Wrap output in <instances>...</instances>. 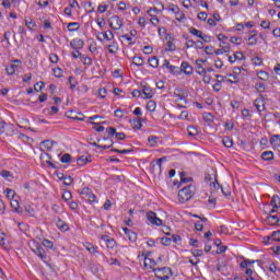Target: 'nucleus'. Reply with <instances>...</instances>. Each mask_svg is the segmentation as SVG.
I'll return each mask as SVG.
<instances>
[{
    "mask_svg": "<svg viewBox=\"0 0 280 280\" xmlns=\"http://www.w3.org/2000/svg\"><path fill=\"white\" fill-rule=\"evenodd\" d=\"M220 47H221V49H223V51L225 54H229V51H231V46L229 44H226L225 42H221Z\"/></svg>",
    "mask_w": 280,
    "mask_h": 280,
    "instance_id": "ea45409f",
    "label": "nucleus"
},
{
    "mask_svg": "<svg viewBox=\"0 0 280 280\" xmlns=\"http://www.w3.org/2000/svg\"><path fill=\"white\" fill-rule=\"evenodd\" d=\"M148 141H149L150 145H151L152 148H154V147L156 145V141H159V137H156V136H150V137L148 138Z\"/></svg>",
    "mask_w": 280,
    "mask_h": 280,
    "instance_id": "4c0bfd02",
    "label": "nucleus"
},
{
    "mask_svg": "<svg viewBox=\"0 0 280 280\" xmlns=\"http://www.w3.org/2000/svg\"><path fill=\"white\" fill-rule=\"evenodd\" d=\"M106 246H107V248H114L115 246H117V242L115 241V238H109L106 242Z\"/></svg>",
    "mask_w": 280,
    "mask_h": 280,
    "instance_id": "603ef678",
    "label": "nucleus"
},
{
    "mask_svg": "<svg viewBox=\"0 0 280 280\" xmlns=\"http://www.w3.org/2000/svg\"><path fill=\"white\" fill-rule=\"evenodd\" d=\"M261 159L264 161H272V159H275V153L272 151H265L261 153Z\"/></svg>",
    "mask_w": 280,
    "mask_h": 280,
    "instance_id": "aec40b11",
    "label": "nucleus"
},
{
    "mask_svg": "<svg viewBox=\"0 0 280 280\" xmlns=\"http://www.w3.org/2000/svg\"><path fill=\"white\" fill-rule=\"evenodd\" d=\"M25 25L27 30H34V27H36V22H34L32 18H26Z\"/></svg>",
    "mask_w": 280,
    "mask_h": 280,
    "instance_id": "393cba45",
    "label": "nucleus"
},
{
    "mask_svg": "<svg viewBox=\"0 0 280 280\" xmlns=\"http://www.w3.org/2000/svg\"><path fill=\"white\" fill-rule=\"evenodd\" d=\"M271 207H273V209H279L280 207V198L279 195H273L271 198Z\"/></svg>",
    "mask_w": 280,
    "mask_h": 280,
    "instance_id": "5701e85b",
    "label": "nucleus"
},
{
    "mask_svg": "<svg viewBox=\"0 0 280 280\" xmlns=\"http://www.w3.org/2000/svg\"><path fill=\"white\" fill-rule=\"evenodd\" d=\"M153 272L158 273V275H172V269L167 268V267H162V268H158V269H153Z\"/></svg>",
    "mask_w": 280,
    "mask_h": 280,
    "instance_id": "dca6fc26",
    "label": "nucleus"
},
{
    "mask_svg": "<svg viewBox=\"0 0 280 280\" xmlns=\"http://www.w3.org/2000/svg\"><path fill=\"white\" fill-rule=\"evenodd\" d=\"M180 71H183V73H185L186 75H192L194 67H191V65H189V62L184 61V62H182Z\"/></svg>",
    "mask_w": 280,
    "mask_h": 280,
    "instance_id": "0eeeda50",
    "label": "nucleus"
},
{
    "mask_svg": "<svg viewBox=\"0 0 280 280\" xmlns=\"http://www.w3.org/2000/svg\"><path fill=\"white\" fill-rule=\"evenodd\" d=\"M0 246H2V248L4 250H10V244L8 242H5V233H1L0 236Z\"/></svg>",
    "mask_w": 280,
    "mask_h": 280,
    "instance_id": "a211bd4d",
    "label": "nucleus"
},
{
    "mask_svg": "<svg viewBox=\"0 0 280 280\" xmlns=\"http://www.w3.org/2000/svg\"><path fill=\"white\" fill-rule=\"evenodd\" d=\"M229 75V78H232V79H228V82L230 83V84H237V82H240L238 80H237V74H228Z\"/></svg>",
    "mask_w": 280,
    "mask_h": 280,
    "instance_id": "a19ab883",
    "label": "nucleus"
},
{
    "mask_svg": "<svg viewBox=\"0 0 280 280\" xmlns=\"http://www.w3.org/2000/svg\"><path fill=\"white\" fill-rule=\"evenodd\" d=\"M68 32H78L80 30V23L78 22H70L68 23Z\"/></svg>",
    "mask_w": 280,
    "mask_h": 280,
    "instance_id": "412c9836",
    "label": "nucleus"
},
{
    "mask_svg": "<svg viewBox=\"0 0 280 280\" xmlns=\"http://www.w3.org/2000/svg\"><path fill=\"white\" fill-rule=\"evenodd\" d=\"M81 196H84L85 200L91 203L95 202V200L97 199L95 194H93V191H91L89 187H85L81 190Z\"/></svg>",
    "mask_w": 280,
    "mask_h": 280,
    "instance_id": "7ed1b4c3",
    "label": "nucleus"
},
{
    "mask_svg": "<svg viewBox=\"0 0 280 280\" xmlns=\"http://www.w3.org/2000/svg\"><path fill=\"white\" fill-rule=\"evenodd\" d=\"M103 36L107 40H113L115 38V35L110 31L105 32V34Z\"/></svg>",
    "mask_w": 280,
    "mask_h": 280,
    "instance_id": "4d7b16f0",
    "label": "nucleus"
},
{
    "mask_svg": "<svg viewBox=\"0 0 280 280\" xmlns=\"http://www.w3.org/2000/svg\"><path fill=\"white\" fill-rule=\"evenodd\" d=\"M166 45H167L166 51H176V45H174V44L172 43V40H168V42L166 43Z\"/></svg>",
    "mask_w": 280,
    "mask_h": 280,
    "instance_id": "6e6d98bb",
    "label": "nucleus"
},
{
    "mask_svg": "<svg viewBox=\"0 0 280 280\" xmlns=\"http://www.w3.org/2000/svg\"><path fill=\"white\" fill-rule=\"evenodd\" d=\"M141 121H143V118H136L130 120V124L135 130H141V128H143V124Z\"/></svg>",
    "mask_w": 280,
    "mask_h": 280,
    "instance_id": "f8f14e48",
    "label": "nucleus"
},
{
    "mask_svg": "<svg viewBox=\"0 0 280 280\" xmlns=\"http://www.w3.org/2000/svg\"><path fill=\"white\" fill-rule=\"evenodd\" d=\"M70 47H72V49H75V50L82 49L84 47V40H82V39H72L70 42Z\"/></svg>",
    "mask_w": 280,
    "mask_h": 280,
    "instance_id": "9b49d317",
    "label": "nucleus"
},
{
    "mask_svg": "<svg viewBox=\"0 0 280 280\" xmlns=\"http://www.w3.org/2000/svg\"><path fill=\"white\" fill-rule=\"evenodd\" d=\"M57 226L60 231H69V225L66 224V222L62 221V219H60L59 217L57 218Z\"/></svg>",
    "mask_w": 280,
    "mask_h": 280,
    "instance_id": "f3484780",
    "label": "nucleus"
},
{
    "mask_svg": "<svg viewBox=\"0 0 280 280\" xmlns=\"http://www.w3.org/2000/svg\"><path fill=\"white\" fill-rule=\"evenodd\" d=\"M147 110H149L150 113H154V110H156V102L149 101L147 103Z\"/></svg>",
    "mask_w": 280,
    "mask_h": 280,
    "instance_id": "bb28decb",
    "label": "nucleus"
},
{
    "mask_svg": "<svg viewBox=\"0 0 280 280\" xmlns=\"http://www.w3.org/2000/svg\"><path fill=\"white\" fill-rule=\"evenodd\" d=\"M43 246H45V248H54V242L45 238L43 242H42Z\"/></svg>",
    "mask_w": 280,
    "mask_h": 280,
    "instance_id": "49530a36",
    "label": "nucleus"
},
{
    "mask_svg": "<svg viewBox=\"0 0 280 280\" xmlns=\"http://www.w3.org/2000/svg\"><path fill=\"white\" fill-rule=\"evenodd\" d=\"M180 175V183H191V180H194L192 177H185V173H179Z\"/></svg>",
    "mask_w": 280,
    "mask_h": 280,
    "instance_id": "c03bdc74",
    "label": "nucleus"
},
{
    "mask_svg": "<svg viewBox=\"0 0 280 280\" xmlns=\"http://www.w3.org/2000/svg\"><path fill=\"white\" fill-rule=\"evenodd\" d=\"M49 60H50V62H52V65H56L58 62V60H59L58 55L50 54Z\"/></svg>",
    "mask_w": 280,
    "mask_h": 280,
    "instance_id": "e2e57ef3",
    "label": "nucleus"
},
{
    "mask_svg": "<svg viewBox=\"0 0 280 280\" xmlns=\"http://www.w3.org/2000/svg\"><path fill=\"white\" fill-rule=\"evenodd\" d=\"M180 9L178 8V5H176V4H174V3H171L170 5H168V11L170 12H173L174 14L176 13V12H178Z\"/></svg>",
    "mask_w": 280,
    "mask_h": 280,
    "instance_id": "bf43d9fd",
    "label": "nucleus"
},
{
    "mask_svg": "<svg viewBox=\"0 0 280 280\" xmlns=\"http://www.w3.org/2000/svg\"><path fill=\"white\" fill-rule=\"evenodd\" d=\"M112 152H116L117 154H130V152H133V150L132 149H124V150L112 149Z\"/></svg>",
    "mask_w": 280,
    "mask_h": 280,
    "instance_id": "72a5a7b5",
    "label": "nucleus"
},
{
    "mask_svg": "<svg viewBox=\"0 0 280 280\" xmlns=\"http://www.w3.org/2000/svg\"><path fill=\"white\" fill-rule=\"evenodd\" d=\"M84 247L86 250L90 252L91 255H97V253H100V252H97V246H95L91 243H85Z\"/></svg>",
    "mask_w": 280,
    "mask_h": 280,
    "instance_id": "2eb2a0df",
    "label": "nucleus"
},
{
    "mask_svg": "<svg viewBox=\"0 0 280 280\" xmlns=\"http://www.w3.org/2000/svg\"><path fill=\"white\" fill-rule=\"evenodd\" d=\"M60 161H61L62 163H71V154H69V153L63 154V155L61 156Z\"/></svg>",
    "mask_w": 280,
    "mask_h": 280,
    "instance_id": "09e8293b",
    "label": "nucleus"
},
{
    "mask_svg": "<svg viewBox=\"0 0 280 280\" xmlns=\"http://www.w3.org/2000/svg\"><path fill=\"white\" fill-rule=\"evenodd\" d=\"M190 34H192V36H197V38H201L202 37V31H199L195 27H190L189 28Z\"/></svg>",
    "mask_w": 280,
    "mask_h": 280,
    "instance_id": "c756f323",
    "label": "nucleus"
},
{
    "mask_svg": "<svg viewBox=\"0 0 280 280\" xmlns=\"http://www.w3.org/2000/svg\"><path fill=\"white\" fill-rule=\"evenodd\" d=\"M127 237L129 242H137V233H135L132 230L127 234Z\"/></svg>",
    "mask_w": 280,
    "mask_h": 280,
    "instance_id": "79ce46f5",
    "label": "nucleus"
},
{
    "mask_svg": "<svg viewBox=\"0 0 280 280\" xmlns=\"http://www.w3.org/2000/svg\"><path fill=\"white\" fill-rule=\"evenodd\" d=\"M55 78H62V70L60 68H56L52 70Z\"/></svg>",
    "mask_w": 280,
    "mask_h": 280,
    "instance_id": "052dcab7",
    "label": "nucleus"
},
{
    "mask_svg": "<svg viewBox=\"0 0 280 280\" xmlns=\"http://www.w3.org/2000/svg\"><path fill=\"white\" fill-rule=\"evenodd\" d=\"M171 240H173L174 244H178L183 238L178 234H173Z\"/></svg>",
    "mask_w": 280,
    "mask_h": 280,
    "instance_id": "69168bd1",
    "label": "nucleus"
},
{
    "mask_svg": "<svg viewBox=\"0 0 280 280\" xmlns=\"http://www.w3.org/2000/svg\"><path fill=\"white\" fill-rule=\"evenodd\" d=\"M203 119L208 122V124H213V115H211V113H207L203 115Z\"/></svg>",
    "mask_w": 280,
    "mask_h": 280,
    "instance_id": "864d4df0",
    "label": "nucleus"
},
{
    "mask_svg": "<svg viewBox=\"0 0 280 280\" xmlns=\"http://www.w3.org/2000/svg\"><path fill=\"white\" fill-rule=\"evenodd\" d=\"M112 21H114L116 25V26H113V22H110L109 27H112V30H121V27H124V22L121 21V19H119L118 15L112 16Z\"/></svg>",
    "mask_w": 280,
    "mask_h": 280,
    "instance_id": "6e6552de",
    "label": "nucleus"
},
{
    "mask_svg": "<svg viewBox=\"0 0 280 280\" xmlns=\"http://www.w3.org/2000/svg\"><path fill=\"white\" fill-rule=\"evenodd\" d=\"M250 264H255V260L243 258V261L240 264L241 268H248Z\"/></svg>",
    "mask_w": 280,
    "mask_h": 280,
    "instance_id": "7c9ffc66",
    "label": "nucleus"
},
{
    "mask_svg": "<svg viewBox=\"0 0 280 280\" xmlns=\"http://www.w3.org/2000/svg\"><path fill=\"white\" fill-rule=\"evenodd\" d=\"M163 246H170L172 244V237L164 236L161 238Z\"/></svg>",
    "mask_w": 280,
    "mask_h": 280,
    "instance_id": "8fccbe9b",
    "label": "nucleus"
},
{
    "mask_svg": "<svg viewBox=\"0 0 280 280\" xmlns=\"http://www.w3.org/2000/svg\"><path fill=\"white\" fill-rule=\"evenodd\" d=\"M207 12H199L197 19H199V21H207Z\"/></svg>",
    "mask_w": 280,
    "mask_h": 280,
    "instance_id": "338daca9",
    "label": "nucleus"
},
{
    "mask_svg": "<svg viewBox=\"0 0 280 280\" xmlns=\"http://www.w3.org/2000/svg\"><path fill=\"white\" fill-rule=\"evenodd\" d=\"M222 143L225 148H233V139H231L230 137L223 138Z\"/></svg>",
    "mask_w": 280,
    "mask_h": 280,
    "instance_id": "cd10ccee",
    "label": "nucleus"
},
{
    "mask_svg": "<svg viewBox=\"0 0 280 280\" xmlns=\"http://www.w3.org/2000/svg\"><path fill=\"white\" fill-rule=\"evenodd\" d=\"M106 132L108 137H116L117 136V129L115 127H108L106 129Z\"/></svg>",
    "mask_w": 280,
    "mask_h": 280,
    "instance_id": "58836bf2",
    "label": "nucleus"
},
{
    "mask_svg": "<svg viewBox=\"0 0 280 280\" xmlns=\"http://www.w3.org/2000/svg\"><path fill=\"white\" fill-rule=\"evenodd\" d=\"M271 145H280V135H273L270 139Z\"/></svg>",
    "mask_w": 280,
    "mask_h": 280,
    "instance_id": "c85d7f7f",
    "label": "nucleus"
},
{
    "mask_svg": "<svg viewBox=\"0 0 280 280\" xmlns=\"http://www.w3.org/2000/svg\"><path fill=\"white\" fill-rule=\"evenodd\" d=\"M235 60H246V56H244L242 52H236L234 54V61Z\"/></svg>",
    "mask_w": 280,
    "mask_h": 280,
    "instance_id": "680f3d73",
    "label": "nucleus"
},
{
    "mask_svg": "<svg viewBox=\"0 0 280 280\" xmlns=\"http://www.w3.org/2000/svg\"><path fill=\"white\" fill-rule=\"evenodd\" d=\"M147 220L152 224L153 226H162L163 225V220H161L154 211H149L147 213Z\"/></svg>",
    "mask_w": 280,
    "mask_h": 280,
    "instance_id": "f03ea898",
    "label": "nucleus"
},
{
    "mask_svg": "<svg viewBox=\"0 0 280 280\" xmlns=\"http://www.w3.org/2000/svg\"><path fill=\"white\" fill-rule=\"evenodd\" d=\"M73 184V177L71 176H66L63 177V185H66L67 187L71 186Z\"/></svg>",
    "mask_w": 280,
    "mask_h": 280,
    "instance_id": "a18cd8bd",
    "label": "nucleus"
},
{
    "mask_svg": "<svg viewBox=\"0 0 280 280\" xmlns=\"http://www.w3.org/2000/svg\"><path fill=\"white\" fill-rule=\"evenodd\" d=\"M62 198H63L66 201H69V200H71V198H73V195H71V191L65 190L63 194H62Z\"/></svg>",
    "mask_w": 280,
    "mask_h": 280,
    "instance_id": "5fc2aeb1",
    "label": "nucleus"
},
{
    "mask_svg": "<svg viewBox=\"0 0 280 280\" xmlns=\"http://www.w3.org/2000/svg\"><path fill=\"white\" fill-rule=\"evenodd\" d=\"M86 163H91V158L82 155L77 160V165H79V167L86 165Z\"/></svg>",
    "mask_w": 280,
    "mask_h": 280,
    "instance_id": "4468645a",
    "label": "nucleus"
},
{
    "mask_svg": "<svg viewBox=\"0 0 280 280\" xmlns=\"http://www.w3.org/2000/svg\"><path fill=\"white\" fill-rule=\"evenodd\" d=\"M149 65L153 69H156L159 67V58L156 56L149 58Z\"/></svg>",
    "mask_w": 280,
    "mask_h": 280,
    "instance_id": "b1692460",
    "label": "nucleus"
},
{
    "mask_svg": "<svg viewBox=\"0 0 280 280\" xmlns=\"http://www.w3.org/2000/svg\"><path fill=\"white\" fill-rule=\"evenodd\" d=\"M192 187H194L192 185H188L178 191L179 202H182V203L189 202V199L194 198V191H191Z\"/></svg>",
    "mask_w": 280,
    "mask_h": 280,
    "instance_id": "f257e3e1",
    "label": "nucleus"
},
{
    "mask_svg": "<svg viewBox=\"0 0 280 280\" xmlns=\"http://www.w3.org/2000/svg\"><path fill=\"white\" fill-rule=\"evenodd\" d=\"M230 43H233V45H242V37H231Z\"/></svg>",
    "mask_w": 280,
    "mask_h": 280,
    "instance_id": "13d9d810",
    "label": "nucleus"
},
{
    "mask_svg": "<svg viewBox=\"0 0 280 280\" xmlns=\"http://www.w3.org/2000/svg\"><path fill=\"white\" fill-rule=\"evenodd\" d=\"M188 136L189 137H196L198 136V129H196L194 126L188 127Z\"/></svg>",
    "mask_w": 280,
    "mask_h": 280,
    "instance_id": "e433bc0d",
    "label": "nucleus"
},
{
    "mask_svg": "<svg viewBox=\"0 0 280 280\" xmlns=\"http://www.w3.org/2000/svg\"><path fill=\"white\" fill-rule=\"evenodd\" d=\"M144 268L153 271L156 270V261L152 258L144 257Z\"/></svg>",
    "mask_w": 280,
    "mask_h": 280,
    "instance_id": "1a4fd4ad",
    "label": "nucleus"
},
{
    "mask_svg": "<svg viewBox=\"0 0 280 280\" xmlns=\"http://www.w3.org/2000/svg\"><path fill=\"white\" fill-rule=\"evenodd\" d=\"M258 78L259 80H268V73L266 71H260Z\"/></svg>",
    "mask_w": 280,
    "mask_h": 280,
    "instance_id": "774afa93",
    "label": "nucleus"
},
{
    "mask_svg": "<svg viewBox=\"0 0 280 280\" xmlns=\"http://www.w3.org/2000/svg\"><path fill=\"white\" fill-rule=\"evenodd\" d=\"M81 58L83 60V65L88 67H91V65H93V59H91V57L81 55Z\"/></svg>",
    "mask_w": 280,
    "mask_h": 280,
    "instance_id": "2f4dec72",
    "label": "nucleus"
},
{
    "mask_svg": "<svg viewBox=\"0 0 280 280\" xmlns=\"http://www.w3.org/2000/svg\"><path fill=\"white\" fill-rule=\"evenodd\" d=\"M8 75H14L16 73V65L11 63L9 68H7Z\"/></svg>",
    "mask_w": 280,
    "mask_h": 280,
    "instance_id": "c9c22d12",
    "label": "nucleus"
},
{
    "mask_svg": "<svg viewBox=\"0 0 280 280\" xmlns=\"http://www.w3.org/2000/svg\"><path fill=\"white\" fill-rule=\"evenodd\" d=\"M11 207H12V209H14V211L16 213H21L22 212V210L19 209V200L12 199L11 200Z\"/></svg>",
    "mask_w": 280,
    "mask_h": 280,
    "instance_id": "473e14b6",
    "label": "nucleus"
},
{
    "mask_svg": "<svg viewBox=\"0 0 280 280\" xmlns=\"http://www.w3.org/2000/svg\"><path fill=\"white\" fill-rule=\"evenodd\" d=\"M142 93L145 96V100H152V97H154V92L152 91V88H150V85L148 84L142 86Z\"/></svg>",
    "mask_w": 280,
    "mask_h": 280,
    "instance_id": "9d476101",
    "label": "nucleus"
},
{
    "mask_svg": "<svg viewBox=\"0 0 280 280\" xmlns=\"http://www.w3.org/2000/svg\"><path fill=\"white\" fill-rule=\"evenodd\" d=\"M33 253H35V255H37L42 261L47 260V254L45 253V248H43V246H36L35 249H33Z\"/></svg>",
    "mask_w": 280,
    "mask_h": 280,
    "instance_id": "423d86ee",
    "label": "nucleus"
},
{
    "mask_svg": "<svg viewBox=\"0 0 280 280\" xmlns=\"http://www.w3.org/2000/svg\"><path fill=\"white\" fill-rule=\"evenodd\" d=\"M254 106L257 108L258 113H264V110H266V101H264L262 95L254 101Z\"/></svg>",
    "mask_w": 280,
    "mask_h": 280,
    "instance_id": "39448f33",
    "label": "nucleus"
},
{
    "mask_svg": "<svg viewBox=\"0 0 280 280\" xmlns=\"http://www.w3.org/2000/svg\"><path fill=\"white\" fill-rule=\"evenodd\" d=\"M255 89H256V91H258V93H264V91H266V84H264V83H256L255 84Z\"/></svg>",
    "mask_w": 280,
    "mask_h": 280,
    "instance_id": "37998d69",
    "label": "nucleus"
},
{
    "mask_svg": "<svg viewBox=\"0 0 280 280\" xmlns=\"http://www.w3.org/2000/svg\"><path fill=\"white\" fill-rule=\"evenodd\" d=\"M175 19L176 21H178L179 23H183V21L186 20L185 18V13L183 11H180V9L175 13Z\"/></svg>",
    "mask_w": 280,
    "mask_h": 280,
    "instance_id": "a878e982",
    "label": "nucleus"
},
{
    "mask_svg": "<svg viewBox=\"0 0 280 280\" xmlns=\"http://www.w3.org/2000/svg\"><path fill=\"white\" fill-rule=\"evenodd\" d=\"M195 66H196V72L199 74V75H205V73H207V69H205V67H202L201 63H198V61H195Z\"/></svg>",
    "mask_w": 280,
    "mask_h": 280,
    "instance_id": "4be33fe9",
    "label": "nucleus"
},
{
    "mask_svg": "<svg viewBox=\"0 0 280 280\" xmlns=\"http://www.w3.org/2000/svg\"><path fill=\"white\" fill-rule=\"evenodd\" d=\"M170 273H165V275H161V273H155V277H156V279H159V280H167V279H170V276H168Z\"/></svg>",
    "mask_w": 280,
    "mask_h": 280,
    "instance_id": "0e129e2a",
    "label": "nucleus"
},
{
    "mask_svg": "<svg viewBox=\"0 0 280 280\" xmlns=\"http://www.w3.org/2000/svg\"><path fill=\"white\" fill-rule=\"evenodd\" d=\"M271 242H280V230L271 233Z\"/></svg>",
    "mask_w": 280,
    "mask_h": 280,
    "instance_id": "f704fd0d",
    "label": "nucleus"
},
{
    "mask_svg": "<svg viewBox=\"0 0 280 280\" xmlns=\"http://www.w3.org/2000/svg\"><path fill=\"white\" fill-rule=\"evenodd\" d=\"M173 96L177 98V102H183L185 101L186 97H188L187 92L183 88H176L174 90Z\"/></svg>",
    "mask_w": 280,
    "mask_h": 280,
    "instance_id": "20e7f679",
    "label": "nucleus"
},
{
    "mask_svg": "<svg viewBox=\"0 0 280 280\" xmlns=\"http://www.w3.org/2000/svg\"><path fill=\"white\" fill-rule=\"evenodd\" d=\"M267 224H270V226H275V224H279L280 219L278 215H271L269 214L266 219Z\"/></svg>",
    "mask_w": 280,
    "mask_h": 280,
    "instance_id": "ddd939ff",
    "label": "nucleus"
},
{
    "mask_svg": "<svg viewBox=\"0 0 280 280\" xmlns=\"http://www.w3.org/2000/svg\"><path fill=\"white\" fill-rule=\"evenodd\" d=\"M114 117H117L118 119H124V112L121 108H117L115 112H114Z\"/></svg>",
    "mask_w": 280,
    "mask_h": 280,
    "instance_id": "3c124183",
    "label": "nucleus"
},
{
    "mask_svg": "<svg viewBox=\"0 0 280 280\" xmlns=\"http://www.w3.org/2000/svg\"><path fill=\"white\" fill-rule=\"evenodd\" d=\"M132 65H136V67H143V65H145V61L143 60V57L135 56L132 57Z\"/></svg>",
    "mask_w": 280,
    "mask_h": 280,
    "instance_id": "6ab92c4d",
    "label": "nucleus"
},
{
    "mask_svg": "<svg viewBox=\"0 0 280 280\" xmlns=\"http://www.w3.org/2000/svg\"><path fill=\"white\" fill-rule=\"evenodd\" d=\"M36 93H39V91H43V89H45V83L43 81L37 82L34 86Z\"/></svg>",
    "mask_w": 280,
    "mask_h": 280,
    "instance_id": "de8ad7c7",
    "label": "nucleus"
}]
</instances>
